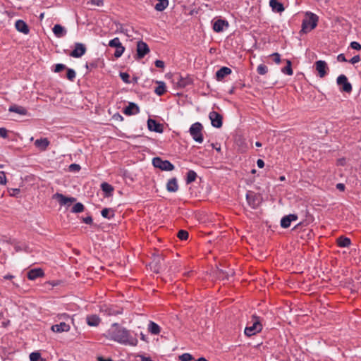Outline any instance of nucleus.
<instances>
[{
	"label": "nucleus",
	"instance_id": "nucleus-54",
	"mask_svg": "<svg viewBox=\"0 0 361 361\" xmlns=\"http://www.w3.org/2000/svg\"><path fill=\"white\" fill-rule=\"evenodd\" d=\"M360 60H361L360 56L359 55H356V56H353L349 61V62L351 63L352 64H355V63H357L360 62Z\"/></svg>",
	"mask_w": 361,
	"mask_h": 361
},
{
	"label": "nucleus",
	"instance_id": "nucleus-8",
	"mask_svg": "<svg viewBox=\"0 0 361 361\" xmlns=\"http://www.w3.org/2000/svg\"><path fill=\"white\" fill-rule=\"evenodd\" d=\"M52 197L53 199L57 200L61 206L69 207L72 203L76 201L75 197H66L63 194L59 192L54 194Z\"/></svg>",
	"mask_w": 361,
	"mask_h": 361
},
{
	"label": "nucleus",
	"instance_id": "nucleus-9",
	"mask_svg": "<svg viewBox=\"0 0 361 361\" xmlns=\"http://www.w3.org/2000/svg\"><path fill=\"white\" fill-rule=\"evenodd\" d=\"M149 52V48L147 43L143 41H138L137 43V59H141Z\"/></svg>",
	"mask_w": 361,
	"mask_h": 361
},
{
	"label": "nucleus",
	"instance_id": "nucleus-4",
	"mask_svg": "<svg viewBox=\"0 0 361 361\" xmlns=\"http://www.w3.org/2000/svg\"><path fill=\"white\" fill-rule=\"evenodd\" d=\"M202 130V125L199 122H196L190 126L189 132L195 141L202 143L204 140Z\"/></svg>",
	"mask_w": 361,
	"mask_h": 361
},
{
	"label": "nucleus",
	"instance_id": "nucleus-26",
	"mask_svg": "<svg viewBox=\"0 0 361 361\" xmlns=\"http://www.w3.org/2000/svg\"><path fill=\"white\" fill-rule=\"evenodd\" d=\"M52 30L54 34L57 37H62L66 34V30H65V28L59 24L55 25Z\"/></svg>",
	"mask_w": 361,
	"mask_h": 361
},
{
	"label": "nucleus",
	"instance_id": "nucleus-21",
	"mask_svg": "<svg viewBox=\"0 0 361 361\" xmlns=\"http://www.w3.org/2000/svg\"><path fill=\"white\" fill-rule=\"evenodd\" d=\"M269 6L274 12L281 13L285 10L283 5L278 0H270Z\"/></svg>",
	"mask_w": 361,
	"mask_h": 361
},
{
	"label": "nucleus",
	"instance_id": "nucleus-47",
	"mask_svg": "<svg viewBox=\"0 0 361 361\" xmlns=\"http://www.w3.org/2000/svg\"><path fill=\"white\" fill-rule=\"evenodd\" d=\"M88 4H90L92 5L97 6H102L104 4L103 0H90L88 1Z\"/></svg>",
	"mask_w": 361,
	"mask_h": 361
},
{
	"label": "nucleus",
	"instance_id": "nucleus-39",
	"mask_svg": "<svg viewBox=\"0 0 361 361\" xmlns=\"http://www.w3.org/2000/svg\"><path fill=\"white\" fill-rule=\"evenodd\" d=\"M75 75H76V74H75V72L74 70L71 69V68L67 69L66 78H68V80H69L71 81H73V80L75 78Z\"/></svg>",
	"mask_w": 361,
	"mask_h": 361
},
{
	"label": "nucleus",
	"instance_id": "nucleus-14",
	"mask_svg": "<svg viewBox=\"0 0 361 361\" xmlns=\"http://www.w3.org/2000/svg\"><path fill=\"white\" fill-rule=\"evenodd\" d=\"M147 127L150 131H154L159 133L163 132V126L152 118L148 119Z\"/></svg>",
	"mask_w": 361,
	"mask_h": 361
},
{
	"label": "nucleus",
	"instance_id": "nucleus-32",
	"mask_svg": "<svg viewBox=\"0 0 361 361\" xmlns=\"http://www.w3.org/2000/svg\"><path fill=\"white\" fill-rule=\"evenodd\" d=\"M102 215L103 217L110 219L111 218L114 217V210L109 208H104L101 212Z\"/></svg>",
	"mask_w": 361,
	"mask_h": 361
},
{
	"label": "nucleus",
	"instance_id": "nucleus-53",
	"mask_svg": "<svg viewBox=\"0 0 361 361\" xmlns=\"http://www.w3.org/2000/svg\"><path fill=\"white\" fill-rule=\"evenodd\" d=\"M8 136V130L4 128H0V137L6 138Z\"/></svg>",
	"mask_w": 361,
	"mask_h": 361
},
{
	"label": "nucleus",
	"instance_id": "nucleus-7",
	"mask_svg": "<svg viewBox=\"0 0 361 361\" xmlns=\"http://www.w3.org/2000/svg\"><path fill=\"white\" fill-rule=\"evenodd\" d=\"M337 84L341 87V90L347 93L352 92V85L348 81V78L345 75H341L337 78Z\"/></svg>",
	"mask_w": 361,
	"mask_h": 361
},
{
	"label": "nucleus",
	"instance_id": "nucleus-40",
	"mask_svg": "<svg viewBox=\"0 0 361 361\" xmlns=\"http://www.w3.org/2000/svg\"><path fill=\"white\" fill-rule=\"evenodd\" d=\"M121 44V43L118 37H115L114 39L110 40L109 42V46L111 47L117 48Z\"/></svg>",
	"mask_w": 361,
	"mask_h": 361
},
{
	"label": "nucleus",
	"instance_id": "nucleus-27",
	"mask_svg": "<svg viewBox=\"0 0 361 361\" xmlns=\"http://www.w3.org/2000/svg\"><path fill=\"white\" fill-rule=\"evenodd\" d=\"M337 244L341 247H348L351 244V240L349 238L345 236H340L337 238Z\"/></svg>",
	"mask_w": 361,
	"mask_h": 361
},
{
	"label": "nucleus",
	"instance_id": "nucleus-59",
	"mask_svg": "<svg viewBox=\"0 0 361 361\" xmlns=\"http://www.w3.org/2000/svg\"><path fill=\"white\" fill-rule=\"evenodd\" d=\"M336 188L340 191H344L345 189V186L343 183H337L336 185Z\"/></svg>",
	"mask_w": 361,
	"mask_h": 361
},
{
	"label": "nucleus",
	"instance_id": "nucleus-42",
	"mask_svg": "<svg viewBox=\"0 0 361 361\" xmlns=\"http://www.w3.org/2000/svg\"><path fill=\"white\" fill-rule=\"evenodd\" d=\"M41 357V354L39 352H33L30 354V361H38Z\"/></svg>",
	"mask_w": 361,
	"mask_h": 361
},
{
	"label": "nucleus",
	"instance_id": "nucleus-22",
	"mask_svg": "<svg viewBox=\"0 0 361 361\" xmlns=\"http://www.w3.org/2000/svg\"><path fill=\"white\" fill-rule=\"evenodd\" d=\"M228 23L227 21L221 19L216 20L213 24V29L216 32H220L224 30V26H228Z\"/></svg>",
	"mask_w": 361,
	"mask_h": 361
},
{
	"label": "nucleus",
	"instance_id": "nucleus-58",
	"mask_svg": "<svg viewBox=\"0 0 361 361\" xmlns=\"http://www.w3.org/2000/svg\"><path fill=\"white\" fill-rule=\"evenodd\" d=\"M346 164V159L345 158H341L337 160V165L345 166Z\"/></svg>",
	"mask_w": 361,
	"mask_h": 361
},
{
	"label": "nucleus",
	"instance_id": "nucleus-15",
	"mask_svg": "<svg viewBox=\"0 0 361 361\" xmlns=\"http://www.w3.org/2000/svg\"><path fill=\"white\" fill-rule=\"evenodd\" d=\"M27 278L30 280H35L37 278L42 277L44 276V272L41 268H36L30 270L27 272Z\"/></svg>",
	"mask_w": 361,
	"mask_h": 361
},
{
	"label": "nucleus",
	"instance_id": "nucleus-10",
	"mask_svg": "<svg viewBox=\"0 0 361 361\" xmlns=\"http://www.w3.org/2000/svg\"><path fill=\"white\" fill-rule=\"evenodd\" d=\"M212 126L219 128L222 126V116L216 111H212L209 115Z\"/></svg>",
	"mask_w": 361,
	"mask_h": 361
},
{
	"label": "nucleus",
	"instance_id": "nucleus-41",
	"mask_svg": "<svg viewBox=\"0 0 361 361\" xmlns=\"http://www.w3.org/2000/svg\"><path fill=\"white\" fill-rule=\"evenodd\" d=\"M257 71L259 75H265L268 71V68L265 65L260 64L258 66Z\"/></svg>",
	"mask_w": 361,
	"mask_h": 361
},
{
	"label": "nucleus",
	"instance_id": "nucleus-44",
	"mask_svg": "<svg viewBox=\"0 0 361 361\" xmlns=\"http://www.w3.org/2000/svg\"><path fill=\"white\" fill-rule=\"evenodd\" d=\"M106 312H107V314L109 315V316L117 315V314H119L122 313L121 310H116L112 309V308L107 309L106 310Z\"/></svg>",
	"mask_w": 361,
	"mask_h": 361
},
{
	"label": "nucleus",
	"instance_id": "nucleus-50",
	"mask_svg": "<svg viewBox=\"0 0 361 361\" xmlns=\"http://www.w3.org/2000/svg\"><path fill=\"white\" fill-rule=\"evenodd\" d=\"M161 259H162V260L164 259V257H163L162 256H157V259L155 258V259H154V262H155V261L157 260V262H156V265H155V267H154V271H155L156 272H159V271L160 267H158V266L157 265V263H159V262H160V260H161Z\"/></svg>",
	"mask_w": 361,
	"mask_h": 361
},
{
	"label": "nucleus",
	"instance_id": "nucleus-51",
	"mask_svg": "<svg viewBox=\"0 0 361 361\" xmlns=\"http://www.w3.org/2000/svg\"><path fill=\"white\" fill-rule=\"evenodd\" d=\"M66 68V66L63 65V64H61V63H58L55 66V69H54V71L56 73H59L63 70H64Z\"/></svg>",
	"mask_w": 361,
	"mask_h": 361
},
{
	"label": "nucleus",
	"instance_id": "nucleus-28",
	"mask_svg": "<svg viewBox=\"0 0 361 361\" xmlns=\"http://www.w3.org/2000/svg\"><path fill=\"white\" fill-rule=\"evenodd\" d=\"M148 331L154 335H158L160 333L159 326L154 322H149L148 325Z\"/></svg>",
	"mask_w": 361,
	"mask_h": 361
},
{
	"label": "nucleus",
	"instance_id": "nucleus-35",
	"mask_svg": "<svg viewBox=\"0 0 361 361\" xmlns=\"http://www.w3.org/2000/svg\"><path fill=\"white\" fill-rule=\"evenodd\" d=\"M197 178V173L194 171H189L187 173L186 183L187 184L191 183L195 181Z\"/></svg>",
	"mask_w": 361,
	"mask_h": 361
},
{
	"label": "nucleus",
	"instance_id": "nucleus-25",
	"mask_svg": "<svg viewBox=\"0 0 361 361\" xmlns=\"http://www.w3.org/2000/svg\"><path fill=\"white\" fill-rule=\"evenodd\" d=\"M166 189L170 192H175L178 190V185L176 178L169 180L166 184Z\"/></svg>",
	"mask_w": 361,
	"mask_h": 361
},
{
	"label": "nucleus",
	"instance_id": "nucleus-43",
	"mask_svg": "<svg viewBox=\"0 0 361 361\" xmlns=\"http://www.w3.org/2000/svg\"><path fill=\"white\" fill-rule=\"evenodd\" d=\"M179 358L181 361H190L193 359L192 356L189 353H184Z\"/></svg>",
	"mask_w": 361,
	"mask_h": 361
},
{
	"label": "nucleus",
	"instance_id": "nucleus-31",
	"mask_svg": "<svg viewBox=\"0 0 361 361\" xmlns=\"http://www.w3.org/2000/svg\"><path fill=\"white\" fill-rule=\"evenodd\" d=\"M281 71L288 75H293L292 63L290 60H286V66L282 68Z\"/></svg>",
	"mask_w": 361,
	"mask_h": 361
},
{
	"label": "nucleus",
	"instance_id": "nucleus-16",
	"mask_svg": "<svg viewBox=\"0 0 361 361\" xmlns=\"http://www.w3.org/2000/svg\"><path fill=\"white\" fill-rule=\"evenodd\" d=\"M34 144L40 151H45L50 145V142L48 138L44 137L36 140Z\"/></svg>",
	"mask_w": 361,
	"mask_h": 361
},
{
	"label": "nucleus",
	"instance_id": "nucleus-18",
	"mask_svg": "<svg viewBox=\"0 0 361 361\" xmlns=\"http://www.w3.org/2000/svg\"><path fill=\"white\" fill-rule=\"evenodd\" d=\"M298 219L296 214H289L282 218L281 221V226L284 228H287L290 226V223Z\"/></svg>",
	"mask_w": 361,
	"mask_h": 361
},
{
	"label": "nucleus",
	"instance_id": "nucleus-11",
	"mask_svg": "<svg viewBox=\"0 0 361 361\" xmlns=\"http://www.w3.org/2000/svg\"><path fill=\"white\" fill-rule=\"evenodd\" d=\"M85 52V46L82 43L77 42L75 44V47L71 52L70 56L74 58H79L84 55Z\"/></svg>",
	"mask_w": 361,
	"mask_h": 361
},
{
	"label": "nucleus",
	"instance_id": "nucleus-3",
	"mask_svg": "<svg viewBox=\"0 0 361 361\" xmlns=\"http://www.w3.org/2000/svg\"><path fill=\"white\" fill-rule=\"evenodd\" d=\"M252 325L247 326L245 329V334L247 336L255 335L262 331V326L260 323L259 318L255 315L252 317Z\"/></svg>",
	"mask_w": 361,
	"mask_h": 361
},
{
	"label": "nucleus",
	"instance_id": "nucleus-24",
	"mask_svg": "<svg viewBox=\"0 0 361 361\" xmlns=\"http://www.w3.org/2000/svg\"><path fill=\"white\" fill-rule=\"evenodd\" d=\"M86 320L87 324L90 326H97L101 322V319L97 314L87 316Z\"/></svg>",
	"mask_w": 361,
	"mask_h": 361
},
{
	"label": "nucleus",
	"instance_id": "nucleus-12",
	"mask_svg": "<svg viewBox=\"0 0 361 361\" xmlns=\"http://www.w3.org/2000/svg\"><path fill=\"white\" fill-rule=\"evenodd\" d=\"M51 329L55 333L68 332L71 329L69 323L65 321L60 322L58 324L52 325Z\"/></svg>",
	"mask_w": 361,
	"mask_h": 361
},
{
	"label": "nucleus",
	"instance_id": "nucleus-60",
	"mask_svg": "<svg viewBox=\"0 0 361 361\" xmlns=\"http://www.w3.org/2000/svg\"><path fill=\"white\" fill-rule=\"evenodd\" d=\"M24 245L23 246H21V245H19L18 243H16L14 245V247H15V250H16V252H19V251H22L24 250Z\"/></svg>",
	"mask_w": 361,
	"mask_h": 361
},
{
	"label": "nucleus",
	"instance_id": "nucleus-13",
	"mask_svg": "<svg viewBox=\"0 0 361 361\" xmlns=\"http://www.w3.org/2000/svg\"><path fill=\"white\" fill-rule=\"evenodd\" d=\"M314 65H315V68H316L317 71L318 72L319 76L322 78L325 77L326 75L327 74L326 71L328 70V66H327L326 63L324 61L319 60V61H316Z\"/></svg>",
	"mask_w": 361,
	"mask_h": 361
},
{
	"label": "nucleus",
	"instance_id": "nucleus-2",
	"mask_svg": "<svg viewBox=\"0 0 361 361\" xmlns=\"http://www.w3.org/2000/svg\"><path fill=\"white\" fill-rule=\"evenodd\" d=\"M308 18L304 19L302 24V31L307 32L314 29L317 27L318 22V16L312 13H307Z\"/></svg>",
	"mask_w": 361,
	"mask_h": 361
},
{
	"label": "nucleus",
	"instance_id": "nucleus-62",
	"mask_svg": "<svg viewBox=\"0 0 361 361\" xmlns=\"http://www.w3.org/2000/svg\"><path fill=\"white\" fill-rule=\"evenodd\" d=\"M219 277H222L223 279H228V274L225 275L224 271H220L219 273Z\"/></svg>",
	"mask_w": 361,
	"mask_h": 361
},
{
	"label": "nucleus",
	"instance_id": "nucleus-1",
	"mask_svg": "<svg viewBox=\"0 0 361 361\" xmlns=\"http://www.w3.org/2000/svg\"><path fill=\"white\" fill-rule=\"evenodd\" d=\"M108 336L120 343L136 345L137 340L130 336L129 331L120 326L118 323H114L108 331Z\"/></svg>",
	"mask_w": 361,
	"mask_h": 361
},
{
	"label": "nucleus",
	"instance_id": "nucleus-45",
	"mask_svg": "<svg viewBox=\"0 0 361 361\" xmlns=\"http://www.w3.org/2000/svg\"><path fill=\"white\" fill-rule=\"evenodd\" d=\"M120 76L124 82L130 83V80H129L130 75L128 73H124V72H121Z\"/></svg>",
	"mask_w": 361,
	"mask_h": 361
},
{
	"label": "nucleus",
	"instance_id": "nucleus-64",
	"mask_svg": "<svg viewBox=\"0 0 361 361\" xmlns=\"http://www.w3.org/2000/svg\"><path fill=\"white\" fill-rule=\"evenodd\" d=\"M141 361H153L150 357L142 356Z\"/></svg>",
	"mask_w": 361,
	"mask_h": 361
},
{
	"label": "nucleus",
	"instance_id": "nucleus-23",
	"mask_svg": "<svg viewBox=\"0 0 361 361\" xmlns=\"http://www.w3.org/2000/svg\"><path fill=\"white\" fill-rule=\"evenodd\" d=\"M8 111L10 112H14V113H16L18 114H20V115H27V110L22 106H18V105H16V104H13V105H11L9 106V109H8Z\"/></svg>",
	"mask_w": 361,
	"mask_h": 361
},
{
	"label": "nucleus",
	"instance_id": "nucleus-61",
	"mask_svg": "<svg viewBox=\"0 0 361 361\" xmlns=\"http://www.w3.org/2000/svg\"><path fill=\"white\" fill-rule=\"evenodd\" d=\"M257 164L259 168H263L264 166V161L260 159L257 161Z\"/></svg>",
	"mask_w": 361,
	"mask_h": 361
},
{
	"label": "nucleus",
	"instance_id": "nucleus-63",
	"mask_svg": "<svg viewBox=\"0 0 361 361\" xmlns=\"http://www.w3.org/2000/svg\"><path fill=\"white\" fill-rule=\"evenodd\" d=\"M178 85H179V86H180V87H185V86H186V85H187V82H186L184 80L181 79V80L178 82Z\"/></svg>",
	"mask_w": 361,
	"mask_h": 361
},
{
	"label": "nucleus",
	"instance_id": "nucleus-48",
	"mask_svg": "<svg viewBox=\"0 0 361 361\" xmlns=\"http://www.w3.org/2000/svg\"><path fill=\"white\" fill-rule=\"evenodd\" d=\"M6 183V177L4 171H0V184L5 185Z\"/></svg>",
	"mask_w": 361,
	"mask_h": 361
},
{
	"label": "nucleus",
	"instance_id": "nucleus-20",
	"mask_svg": "<svg viewBox=\"0 0 361 361\" xmlns=\"http://www.w3.org/2000/svg\"><path fill=\"white\" fill-rule=\"evenodd\" d=\"M231 73V69L228 67H222L216 73V78L217 80H222L226 75Z\"/></svg>",
	"mask_w": 361,
	"mask_h": 361
},
{
	"label": "nucleus",
	"instance_id": "nucleus-29",
	"mask_svg": "<svg viewBox=\"0 0 361 361\" xmlns=\"http://www.w3.org/2000/svg\"><path fill=\"white\" fill-rule=\"evenodd\" d=\"M56 322H62L65 321L67 323H69V322H71V323H73V319H72L70 315H68L66 313H62L59 314L56 317Z\"/></svg>",
	"mask_w": 361,
	"mask_h": 361
},
{
	"label": "nucleus",
	"instance_id": "nucleus-17",
	"mask_svg": "<svg viewBox=\"0 0 361 361\" xmlns=\"http://www.w3.org/2000/svg\"><path fill=\"white\" fill-rule=\"evenodd\" d=\"M139 112H140V109H139L138 106L133 102H130L128 106H126L123 110V113L126 115H128V116L135 115V114H138Z\"/></svg>",
	"mask_w": 361,
	"mask_h": 361
},
{
	"label": "nucleus",
	"instance_id": "nucleus-33",
	"mask_svg": "<svg viewBox=\"0 0 361 361\" xmlns=\"http://www.w3.org/2000/svg\"><path fill=\"white\" fill-rule=\"evenodd\" d=\"M169 5V0L161 1L155 5V9L158 11H164Z\"/></svg>",
	"mask_w": 361,
	"mask_h": 361
},
{
	"label": "nucleus",
	"instance_id": "nucleus-30",
	"mask_svg": "<svg viewBox=\"0 0 361 361\" xmlns=\"http://www.w3.org/2000/svg\"><path fill=\"white\" fill-rule=\"evenodd\" d=\"M158 84V86L155 88L154 92L155 93L161 96L166 92V85L164 82H157Z\"/></svg>",
	"mask_w": 361,
	"mask_h": 361
},
{
	"label": "nucleus",
	"instance_id": "nucleus-56",
	"mask_svg": "<svg viewBox=\"0 0 361 361\" xmlns=\"http://www.w3.org/2000/svg\"><path fill=\"white\" fill-rule=\"evenodd\" d=\"M82 221L87 224H91L92 223V218L90 216L82 218Z\"/></svg>",
	"mask_w": 361,
	"mask_h": 361
},
{
	"label": "nucleus",
	"instance_id": "nucleus-52",
	"mask_svg": "<svg viewBox=\"0 0 361 361\" xmlns=\"http://www.w3.org/2000/svg\"><path fill=\"white\" fill-rule=\"evenodd\" d=\"M350 47L353 49H356V50H360L361 49V45L360 43L357 42H352L350 43Z\"/></svg>",
	"mask_w": 361,
	"mask_h": 361
},
{
	"label": "nucleus",
	"instance_id": "nucleus-5",
	"mask_svg": "<svg viewBox=\"0 0 361 361\" xmlns=\"http://www.w3.org/2000/svg\"><path fill=\"white\" fill-rule=\"evenodd\" d=\"M246 200L248 204L253 209L257 208L262 202L260 194L249 190L246 194Z\"/></svg>",
	"mask_w": 361,
	"mask_h": 361
},
{
	"label": "nucleus",
	"instance_id": "nucleus-36",
	"mask_svg": "<svg viewBox=\"0 0 361 361\" xmlns=\"http://www.w3.org/2000/svg\"><path fill=\"white\" fill-rule=\"evenodd\" d=\"M84 210V206L82 203L78 202L76 203L71 209V212L73 213H80L83 212Z\"/></svg>",
	"mask_w": 361,
	"mask_h": 361
},
{
	"label": "nucleus",
	"instance_id": "nucleus-38",
	"mask_svg": "<svg viewBox=\"0 0 361 361\" xmlns=\"http://www.w3.org/2000/svg\"><path fill=\"white\" fill-rule=\"evenodd\" d=\"M125 51V47L122 45H119L117 48H116V51L114 52V56L116 58H119L123 54Z\"/></svg>",
	"mask_w": 361,
	"mask_h": 361
},
{
	"label": "nucleus",
	"instance_id": "nucleus-46",
	"mask_svg": "<svg viewBox=\"0 0 361 361\" xmlns=\"http://www.w3.org/2000/svg\"><path fill=\"white\" fill-rule=\"evenodd\" d=\"M270 56L273 58V61L276 63L279 64V63H281V56H280V54L279 53H277V52L274 53V54H271Z\"/></svg>",
	"mask_w": 361,
	"mask_h": 361
},
{
	"label": "nucleus",
	"instance_id": "nucleus-55",
	"mask_svg": "<svg viewBox=\"0 0 361 361\" xmlns=\"http://www.w3.org/2000/svg\"><path fill=\"white\" fill-rule=\"evenodd\" d=\"M154 63L157 68H163L164 67V62L163 61L157 60Z\"/></svg>",
	"mask_w": 361,
	"mask_h": 361
},
{
	"label": "nucleus",
	"instance_id": "nucleus-19",
	"mask_svg": "<svg viewBox=\"0 0 361 361\" xmlns=\"http://www.w3.org/2000/svg\"><path fill=\"white\" fill-rule=\"evenodd\" d=\"M16 30L25 35H27L30 32V29L27 23L23 20H18L15 23Z\"/></svg>",
	"mask_w": 361,
	"mask_h": 361
},
{
	"label": "nucleus",
	"instance_id": "nucleus-6",
	"mask_svg": "<svg viewBox=\"0 0 361 361\" xmlns=\"http://www.w3.org/2000/svg\"><path fill=\"white\" fill-rule=\"evenodd\" d=\"M152 164L154 167L163 171H172L174 169L173 165L169 161L162 160L160 157L154 158Z\"/></svg>",
	"mask_w": 361,
	"mask_h": 361
},
{
	"label": "nucleus",
	"instance_id": "nucleus-57",
	"mask_svg": "<svg viewBox=\"0 0 361 361\" xmlns=\"http://www.w3.org/2000/svg\"><path fill=\"white\" fill-rule=\"evenodd\" d=\"M337 60L340 62H346L347 59H345L343 54H340L337 56Z\"/></svg>",
	"mask_w": 361,
	"mask_h": 361
},
{
	"label": "nucleus",
	"instance_id": "nucleus-34",
	"mask_svg": "<svg viewBox=\"0 0 361 361\" xmlns=\"http://www.w3.org/2000/svg\"><path fill=\"white\" fill-rule=\"evenodd\" d=\"M101 188L102 190L107 194V195H111V192L114 191V188L112 185L107 183H103L101 185Z\"/></svg>",
	"mask_w": 361,
	"mask_h": 361
},
{
	"label": "nucleus",
	"instance_id": "nucleus-37",
	"mask_svg": "<svg viewBox=\"0 0 361 361\" xmlns=\"http://www.w3.org/2000/svg\"><path fill=\"white\" fill-rule=\"evenodd\" d=\"M188 232L185 230H180L177 234L178 238L181 240H185L188 238Z\"/></svg>",
	"mask_w": 361,
	"mask_h": 361
},
{
	"label": "nucleus",
	"instance_id": "nucleus-49",
	"mask_svg": "<svg viewBox=\"0 0 361 361\" xmlns=\"http://www.w3.org/2000/svg\"><path fill=\"white\" fill-rule=\"evenodd\" d=\"M80 169V165L77 164H72L69 166V170L71 171H79Z\"/></svg>",
	"mask_w": 361,
	"mask_h": 361
}]
</instances>
